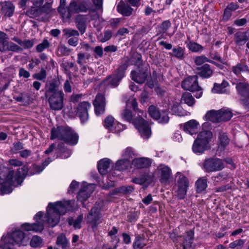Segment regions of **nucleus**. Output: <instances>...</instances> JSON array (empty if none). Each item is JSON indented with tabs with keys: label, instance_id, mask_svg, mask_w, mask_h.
Returning a JSON list of instances; mask_svg holds the SVG:
<instances>
[{
	"label": "nucleus",
	"instance_id": "42",
	"mask_svg": "<svg viewBox=\"0 0 249 249\" xmlns=\"http://www.w3.org/2000/svg\"><path fill=\"white\" fill-rule=\"evenodd\" d=\"M218 111L213 110L209 111L206 114L204 118L206 120L213 123L219 122Z\"/></svg>",
	"mask_w": 249,
	"mask_h": 249
},
{
	"label": "nucleus",
	"instance_id": "61",
	"mask_svg": "<svg viewBox=\"0 0 249 249\" xmlns=\"http://www.w3.org/2000/svg\"><path fill=\"white\" fill-rule=\"evenodd\" d=\"M114 122V119L111 116H108L106 118L104 121V126L108 129H110L113 125Z\"/></svg>",
	"mask_w": 249,
	"mask_h": 249
},
{
	"label": "nucleus",
	"instance_id": "29",
	"mask_svg": "<svg viewBox=\"0 0 249 249\" xmlns=\"http://www.w3.org/2000/svg\"><path fill=\"white\" fill-rule=\"evenodd\" d=\"M58 150V155L57 157L62 159H67L71 155V151L65 147V144L63 142L59 143L57 147Z\"/></svg>",
	"mask_w": 249,
	"mask_h": 249
},
{
	"label": "nucleus",
	"instance_id": "1",
	"mask_svg": "<svg viewBox=\"0 0 249 249\" xmlns=\"http://www.w3.org/2000/svg\"><path fill=\"white\" fill-rule=\"evenodd\" d=\"M71 201H59L54 203H49L46 208V221L49 226L54 227L59 222L60 215L72 209Z\"/></svg>",
	"mask_w": 249,
	"mask_h": 249
},
{
	"label": "nucleus",
	"instance_id": "43",
	"mask_svg": "<svg viewBox=\"0 0 249 249\" xmlns=\"http://www.w3.org/2000/svg\"><path fill=\"white\" fill-rule=\"evenodd\" d=\"M181 100L190 107H192L195 104L196 102L192 94L188 92H185L183 93Z\"/></svg>",
	"mask_w": 249,
	"mask_h": 249
},
{
	"label": "nucleus",
	"instance_id": "6",
	"mask_svg": "<svg viewBox=\"0 0 249 249\" xmlns=\"http://www.w3.org/2000/svg\"><path fill=\"white\" fill-rule=\"evenodd\" d=\"M198 76H190L185 78L182 82L181 87L186 90L196 92L195 96L196 98L201 97L202 95V89L199 86Z\"/></svg>",
	"mask_w": 249,
	"mask_h": 249
},
{
	"label": "nucleus",
	"instance_id": "60",
	"mask_svg": "<svg viewBox=\"0 0 249 249\" xmlns=\"http://www.w3.org/2000/svg\"><path fill=\"white\" fill-rule=\"evenodd\" d=\"M189 49L193 52L202 51L203 47L196 42L190 43L188 45Z\"/></svg>",
	"mask_w": 249,
	"mask_h": 249
},
{
	"label": "nucleus",
	"instance_id": "4",
	"mask_svg": "<svg viewBox=\"0 0 249 249\" xmlns=\"http://www.w3.org/2000/svg\"><path fill=\"white\" fill-rule=\"evenodd\" d=\"M129 62L128 57H124L121 60L120 66L115 73L108 76L104 81L107 87L115 88L117 87L120 81L125 76V72L127 70Z\"/></svg>",
	"mask_w": 249,
	"mask_h": 249
},
{
	"label": "nucleus",
	"instance_id": "64",
	"mask_svg": "<svg viewBox=\"0 0 249 249\" xmlns=\"http://www.w3.org/2000/svg\"><path fill=\"white\" fill-rule=\"evenodd\" d=\"M23 144L19 142H17L13 143L11 151L13 153H16L23 149Z\"/></svg>",
	"mask_w": 249,
	"mask_h": 249
},
{
	"label": "nucleus",
	"instance_id": "26",
	"mask_svg": "<svg viewBox=\"0 0 249 249\" xmlns=\"http://www.w3.org/2000/svg\"><path fill=\"white\" fill-rule=\"evenodd\" d=\"M16 245L11 237L7 234L2 237L0 242V249H15Z\"/></svg>",
	"mask_w": 249,
	"mask_h": 249
},
{
	"label": "nucleus",
	"instance_id": "28",
	"mask_svg": "<svg viewBox=\"0 0 249 249\" xmlns=\"http://www.w3.org/2000/svg\"><path fill=\"white\" fill-rule=\"evenodd\" d=\"M198 123L195 120H191L184 124L183 130L189 134L192 135L196 133L197 129Z\"/></svg>",
	"mask_w": 249,
	"mask_h": 249
},
{
	"label": "nucleus",
	"instance_id": "56",
	"mask_svg": "<svg viewBox=\"0 0 249 249\" xmlns=\"http://www.w3.org/2000/svg\"><path fill=\"white\" fill-rule=\"evenodd\" d=\"M42 246L43 240L40 237L37 235L32 236V247H41Z\"/></svg>",
	"mask_w": 249,
	"mask_h": 249
},
{
	"label": "nucleus",
	"instance_id": "45",
	"mask_svg": "<svg viewBox=\"0 0 249 249\" xmlns=\"http://www.w3.org/2000/svg\"><path fill=\"white\" fill-rule=\"evenodd\" d=\"M144 241V239L143 237L139 234L137 235L133 244L134 249H142L146 245Z\"/></svg>",
	"mask_w": 249,
	"mask_h": 249
},
{
	"label": "nucleus",
	"instance_id": "52",
	"mask_svg": "<svg viewBox=\"0 0 249 249\" xmlns=\"http://www.w3.org/2000/svg\"><path fill=\"white\" fill-rule=\"evenodd\" d=\"M132 61L134 62V64L138 67L144 66L142 55L139 53H134L132 56Z\"/></svg>",
	"mask_w": 249,
	"mask_h": 249
},
{
	"label": "nucleus",
	"instance_id": "58",
	"mask_svg": "<svg viewBox=\"0 0 249 249\" xmlns=\"http://www.w3.org/2000/svg\"><path fill=\"white\" fill-rule=\"evenodd\" d=\"M143 184L149 185L153 180L154 176L149 173H144L142 176Z\"/></svg>",
	"mask_w": 249,
	"mask_h": 249
},
{
	"label": "nucleus",
	"instance_id": "34",
	"mask_svg": "<svg viewBox=\"0 0 249 249\" xmlns=\"http://www.w3.org/2000/svg\"><path fill=\"white\" fill-rule=\"evenodd\" d=\"M207 179L204 178H199L196 182V191L197 193H201L207 187Z\"/></svg>",
	"mask_w": 249,
	"mask_h": 249
},
{
	"label": "nucleus",
	"instance_id": "21",
	"mask_svg": "<svg viewBox=\"0 0 249 249\" xmlns=\"http://www.w3.org/2000/svg\"><path fill=\"white\" fill-rule=\"evenodd\" d=\"M195 70L196 75L199 76L203 78H209L213 73V71L211 66L208 64H205L200 67H196Z\"/></svg>",
	"mask_w": 249,
	"mask_h": 249
},
{
	"label": "nucleus",
	"instance_id": "17",
	"mask_svg": "<svg viewBox=\"0 0 249 249\" xmlns=\"http://www.w3.org/2000/svg\"><path fill=\"white\" fill-rule=\"evenodd\" d=\"M94 186L93 184H89L82 187L77 196L78 201L82 203V206L86 207L84 201L89 197L91 194L93 192Z\"/></svg>",
	"mask_w": 249,
	"mask_h": 249
},
{
	"label": "nucleus",
	"instance_id": "30",
	"mask_svg": "<svg viewBox=\"0 0 249 249\" xmlns=\"http://www.w3.org/2000/svg\"><path fill=\"white\" fill-rule=\"evenodd\" d=\"M234 40L237 44L243 45L249 41V32H236L234 35Z\"/></svg>",
	"mask_w": 249,
	"mask_h": 249
},
{
	"label": "nucleus",
	"instance_id": "38",
	"mask_svg": "<svg viewBox=\"0 0 249 249\" xmlns=\"http://www.w3.org/2000/svg\"><path fill=\"white\" fill-rule=\"evenodd\" d=\"M130 165V163L129 160L123 159L117 161L115 169L118 171H123L127 169Z\"/></svg>",
	"mask_w": 249,
	"mask_h": 249
},
{
	"label": "nucleus",
	"instance_id": "48",
	"mask_svg": "<svg viewBox=\"0 0 249 249\" xmlns=\"http://www.w3.org/2000/svg\"><path fill=\"white\" fill-rule=\"evenodd\" d=\"M206 62H212V60L209 59L204 55L196 56L194 58V63L197 67H200Z\"/></svg>",
	"mask_w": 249,
	"mask_h": 249
},
{
	"label": "nucleus",
	"instance_id": "57",
	"mask_svg": "<svg viewBox=\"0 0 249 249\" xmlns=\"http://www.w3.org/2000/svg\"><path fill=\"white\" fill-rule=\"evenodd\" d=\"M120 188L121 190V194L124 195L130 194L134 190V188L132 185L122 186L120 187Z\"/></svg>",
	"mask_w": 249,
	"mask_h": 249
},
{
	"label": "nucleus",
	"instance_id": "32",
	"mask_svg": "<svg viewBox=\"0 0 249 249\" xmlns=\"http://www.w3.org/2000/svg\"><path fill=\"white\" fill-rule=\"evenodd\" d=\"M177 178V182L178 187L188 188L189 186V180L188 178L180 172H178L176 176Z\"/></svg>",
	"mask_w": 249,
	"mask_h": 249
},
{
	"label": "nucleus",
	"instance_id": "40",
	"mask_svg": "<svg viewBox=\"0 0 249 249\" xmlns=\"http://www.w3.org/2000/svg\"><path fill=\"white\" fill-rule=\"evenodd\" d=\"M117 9L119 13H121L124 16H130L133 11L132 8L128 4H123L121 5H118L117 6Z\"/></svg>",
	"mask_w": 249,
	"mask_h": 249
},
{
	"label": "nucleus",
	"instance_id": "54",
	"mask_svg": "<svg viewBox=\"0 0 249 249\" xmlns=\"http://www.w3.org/2000/svg\"><path fill=\"white\" fill-rule=\"evenodd\" d=\"M122 117L123 119L129 123H132V121L134 120V119H133V114L132 111L127 108H126L122 113Z\"/></svg>",
	"mask_w": 249,
	"mask_h": 249
},
{
	"label": "nucleus",
	"instance_id": "8",
	"mask_svg": "<svg viewBox=\"0 0 249 249\" xmlns=\"http://www.w3.org/2000/svg\"><path fill=\"white\" fill-rule=\"evenodd\" d=\"M202 167L206 172L210 173L221 171L225 168V163L221 159L210 158L205 160Z\"/></svg>",
	"mask_w": 249,
	"mask_h": 249
},
{
	"label": "nucleus",
	"instance_id": "53",
	"mask_svg": "<svg viewBox=\"0 0 249 249\" xmlns=\"http://www.w3.org/2000/svg\"><path fill=\"white\" fill-rule=\"evenodd\" d=\"M83 214L79 215L76 219H69V224L70 225H73L75 229H80L81 228V223L83 220Z\"/></svg>",
	"mask_w": 249,
	"mask_h": 249
},
{
	"label": "nucleus",
	"instance_id": "25",
	"mask_svg": "<svg viewBox=\"0 0 249 249\" xmlns=\"http://www.w3.org/2000/svg\"><path fill=\"white\" fill-rule=\"evenodd\" d=\"M15 6L10 1H5L2 4L0 13L5 17H11L14 13Z\"/></svg>",
	"mask_w": 249,
	"mask_h": 249
},
{
	"label": "nucleus",
	"instance_id": "14",
	"mask_svg": "<svg viewBox=\"0 0 249 249\" xmlns=\"http://www.w3.org/2000/svg\"><path fill=\"white\" fill-rule=\"evenodd\" d=\"M90 108V104L87 101L81 102L77 105L76 114L80 118L82 123L88 120L89 110Z\"/></svg>",
	"mask_w": 249,
	"mask_h": 249
},
{
	"label": "nucleus",
	"instance_id": "10",
	"mask_svg": "<svg viewBox=\"0 0 249 249\" xmlns=\"http://www.w3.org/2000/svg\"><path fill=\"white\" fill-rule=\"evenodd\" d=\"M50 108L53 110H60L64 107V94L63 91H57L50 95L46 96Z\"/></svg>",
	"mask_w": 249,
	"mask_h": 249
},
{
	"label": "nucleus",
	"instance_id": "3",
	"mask_svg": "<svg viewBox=\"0 0 249 249\" xmlns=\"http://www.w3.org/2000/svg\"><path fill=\"white\" fill-rule=\"evenodd\" d=\"M13 170L5 172L0 169V194L4 195L9 194L12 191V186L20 185L22 179L20 176L17 174L14 177Z\"/></svg>",
	"mask_w": 249,
	"mask_h": 249
},
{
	"label": "nucleus",
	"instance_id": "13",
	"mask_svg": "<svg viewBox=\"0 0 249 249\" xmlns=\"http://www.w3.org/2000/svg\"><path fill=\"white\" fill-rule=\"evenodd\" d=\"M100 212L99 203L96 202L87 215V223L92 224L93 228L96 227L103 220Z\"/></svg>",
	"mask_w": 249,
	"mask_h": 249
},
{
	"label": "nucleus",
	"instance_id": "5",
	"mask_svg": "<svg viewBox=\"0 0 249 249\" xmlns=\"http://www.w3.org/2000/svg\"><path fill=\"white\" fill-rule=\"evenodd\" d=\"M213 136L211 131H201L194 141L192 149L195 153H202L210 148V142Z\"/></svg>",
	"mask_w": 249,
	"mask_h": 249
},
{
	"label": "nucleus",
	"instance_id": "55",
	"mask_svg": "<svg viewBox=\"0 0 249 249\" xmlns=\"http://www.w3.org/2000/svg\"><path fill=\"white\" fill-rule=\"evenodd\" d=\"M50 46V42L47 39H44L43 41L36 47V50L37 52L41 53L45 49L49 48Z\"/></svg>",
	"mask_w": 249,
	"mask_h": 249
},
{
	"label": "nucleus",
	"instance_id": "39",
	"mask_svg": "<svg viewBox=\"0 0 249 249\" xmlns=\"http://www.w3.org/2000/svg\"><path fill=\"white\" fill-rule=\"evenodd\" d=\"M229 86L227 81L223 80L221 84L214 83L212 91L215 93H222L225 91V88Z\"/></svg>",
	"mask_w": 249,
	"mask_h": 249
},
{
	"label": "nucleus",
	"instance_id": "22",
	"mask_svg": "<svg viewBox=\"0 0 249 249\" xmlns=\"http://www.w3.org/2000/svg\"><path fill=\"white\" fill-rule=\"evenodd\" d=\"M43 213L42 212H38L34 216L35 222L32 223V231L41 232L44 228V221L42 219Z\"/></svg>",
	"mask_w": 249,
	"mask_h": 249
},
{
	"label": "nucleus",
	"instance_id": "19",
	"mask_svg": "<svg viewBox=\"0 0 249 249\" xmlns=\"http://www.w3.org/2000/svg\"><path fill=\"white\" fill-rule=\"evenodd\" d=\"M8 234L17 245L25 246L28 243V238L25 237V233L21 231H16Z\"/></svg>",
	"mask_w": 249,
	"mask_h": 249
},
{
	"label": "nucleus",
	"instance_id": "27",
	"mask_svg": "<svg viewBox=\"0 0 249 249\" xmlns=\"http://www.w3.org/2000/svg\"><path fill=\"white\" fill-rule=\"evenodd\" d=\"M87 15H78L75 18V24L79 31H85L88 21Z\"/></svg>",
	"mask_w": 249,
	"mask_h": 249
},
{
	"label": "nucleus",
	"instance_id": "37",
	"mask_svg": "<svg viewBox=\"0 0 249 249\" xmlns=\"http://www.w3.org/2000/svg\"><path fill=\"white\" fill-rule=\"evenodd\" d=\"M79 32H65L64 36L67 37H70L68 41V44L72 46H76L78 44V38L77 36H79Z\"/></svg>",
	"mask_w": 249,
	"mask_h": 249
},
{
	"label": "nucleus",
	"instance_id": "9",
	"mask_svg": "<svg viewBox=\"0 0 249 249\" xmlns=\"http://www.w3.org/2000/svg\"><path fill=\"white\" fill-rule=\"evenodd\" d=\"M236 89L241 97V104L247 111H249V83L245 81L238 82Z\"/></svg>",
	"mask_w": 249,
	"mask_h": 249
},
{
	"label": "nucleus",
	"instance_id": "63",
	"mask_svg": "<svg viewBox=\"0 0 249 249\" xmlns=\"http://www.w3.org/2000/svg\"><path fill=\"white\" fill-rule=\"evenodd\" d=\"M177 196L178 199H183L185 198L188 188L178 187Z\"/></svg>",
	"mask_w": 249,
	"mask_h": 249
},
{
	"label": "nucleus",
	"instance_id": "31",
	"mask_svg": "<svg viewBox=\"0 0 249 249\" xmlns=\"http://www.w3.org/2000/svg\"><path fill=\"white\" fill-rule=\"evenodd\" d=\"M110 160L107 159H103L100 160L98 164V169L101 175L107 174L110 166Z\"/></svg>",
	"mask_w": 249,
	"mask_h": 249
},
{
	"label": "nucleus",
	"instance_id": "50",
	"mask_svg": "<svg viewBox=\"0 0 249 249\" xmlns=\"http://www.w3.org/2000/svg\"><path fill=\"white\" fill-rule=\"evenodd\" d=\"M49 161H45L42 165H34L32 167V174L39 173L43 170L45 167L49 163L51 160L48 158Z\"/></svg>",
	"mask_w": 249,
	"mask_h": 249
},
{
	"label": "nucleus",
	"instance_id": "47",
	"mask_svg": "<svg viewBox=\"0 0 249 249\" xmlns=\"http://www.w3.org/2000/svg\"><path fill=\"white\" fill-rule=\"evenodd\" d=\"M161 179L163 181L168 180L171 174V169L167 167H164L160 169Z\"/></svg>",
	"mask_w": 249,
	"mask_h": 249
},
{
	"label": "nucleus",
	"instance_id": "16",
	"mask_svg": "<svg viewBox=\"0 0 249 249\" xmlns=\"http://www.w3.org/2000/svg\"><path fill=\"white\" fill-rule=\"evenodd\" d=\"M87 8L82 2L77 3V0H72L69 6L67 7L66 16L68 19L71 17V14L79 13L80 12H86Z\"/></svg>",
	"mask_w": 249,
	"mask_h": 249
},
{
	"label": "nucleus",
	"instance_id": "33",
	"mask_svg": "<svg viewBox=\"0 0 249 249\" xmlns=\"http://www.w3.org/2000/svg\"><path fill=\"white\" fill-rule=\"evenodd\" d=\"M56 244L62 249H67L69 248L68 240L64 233H61L57 237Z\"/></svg>",
	"mask_w": 249,
	"mask_h": 249
},
{
	"label": "nucleus",
	"instance_id": "24",
	"mask_svg": "<svg viewBox=\"0 0 249 249\" xmlns=\"http://www.w3.org/2000/svg\"><path fill=\"white\" fill-rule=\"evenodd\" d=\"M152 160L148 158H140L133 160L134 166L137 169L147 168L151 166Z\"/></svg>",
	"mask_w": 249,
	"mask_h": 249
},
{
	"label": "nucleus",
	"instance_id": "15",
	"mask_svg": "<svg viewBox=\"0 0 249 249\" xmlns=\"http://www.w3.org/2000/svg\"><path fill=\"white\" fill-rule=\"evenodd\" d=\"M138 71H132L131 72L132 80L136 83L142 84L145 81L148 75V69L146 67L142 66L138 67Z\"/></svg>",
	"mask_w": 249,
	"mask_h": 249
},
{
	"label": "nucleus",
	"instance_id": "59",
	"mask_svg": "<svg viewBox=\"0 0 249 249\" xmlns=\"http://www.w3.org/2000/svg\"><path fill=\"white\" fill-rule=\"evenodd\" d=\"M57 11L63 17L67 13V7H66V0H60V5L57 8Z\"/></svg>",
	"mask_w": 249,
	"mask_h": 249
},
{
	"label": "nucleus",
	"instance_id": "44",
	"mask_svg": "<svg viewBox=\"0 0 249 249\" xmlns=\"http://www.w3.org/2000/svg\"><path fill=\"white\" fill-rule=\"evenodd\" d=\"M218 140L219 144L223 147H226L229 144L230 142V139L227 133L220 131L219 132L218 135Z\"/></svg>",
	"mask_w": 249,
	"mask_h": 249
},
{
	"label": "nucleus",
	"instance_id": "11",
	"mask_svg": "<svg viewBox=\"0 0 249 249\" xmlns=\"http://www.w3.org/2000/svg\"><path fill=\"white\" fill-rule=\"evenodd\" d=\"M148 112L151 117L159 123L164 124L169 122V111L167 109L160 110L155 106L152 105L148 107Z\"/></svg>",
	"mask_w": 249,
	"mask_h": 249
},
{
	"label": "nucleus",
	"instance_id": "12",
	"mask_svg": "<svg viewBox=\"0 0 249 249\" xmlns=\"http://www.w3.org/2000/svg\"><path fill=\"white\" fill-rule=\"evenodd\" d=\"M44 0H32V3L35 7L32 6V18L42 16V15H48L52 12L51 4L46 2L42 6Z\"/></svg>",
	"mask_w": 249,
	"mask_h": 249
},
{
	"label": "nucleus",
	"instance_id": "41",
	"mask_svg": "<svg viewBox=\"0 0 249 249\" xmlns=\"http://www.w3.org/2000/svg\"><path fill=\"white\" fill-rule=\"evenodd\" d=\"M72 49L69 48L64 45H59L56 50V54L59 57L68 56L71 53Z\"/></svg>",
	"mask_w": 249,
	"mask_h": 249
},
{
	"label": "nucleus",
	"instance_id": "35",
	"mask_svg": "<svg viewBox=\"0 0 249 249\" xmlns=\"http://www.w3.org/2000/svg\"><path fill=\"white\" fill-rule=\"evenodd\" d=\"M233 72L238 75L243 71H248L249 73V69L248 66L245 63L241 62L237 63L235 66H233L231 68Z\"/></svg>",
	"mask_w": 249,
	"mask_h": 249
},
{
	"label": "nucleus",
	"instance_id": "7",
	"mask_svg": "<svg viewBox=\"0 0 249 249\" xmlns=\"http://www.w3.org/2000/svg\"><path fill=\"white\" fill-rule=\"evenodd\" d=\"M132 124L138 130L142 137L144 139H148L150 138L151 135V130L147 121L145 120L139 115L134 119Z\"/></svg>",
	"mask_w": 249,
	"mask_h": 249
},
{
	"label": "nucleus",
	"instance_id": "36",
	"mask_svg": "<svg viewBox=\"0 0 249 249\" xmlns=\"http://www.w3.org/2000/svg\"><path fill=\"white\" fill-rule=\"evenodd\" d=\"M218 112L219 122L222 121H228L230 120L232 116V113L228 109H221L218 110Z\"/></svg>",
	"mask_w": 249,
	"mask_h": 249
},
{
	"label": "nucleus",
	"instance_id": "20",
	"mask_svg": "<svg viewBox=\"0 0 249 249\" xmlns=\"http://www.w3.org/2000/svg\"><path fill=\"white\" fill-rule=\"evenodd\" d=\"M186 235L178 237L179 241L181 242V245L183 249H190L193 242L194 232L192 230L187 231Z\"/></svg>",
	"mask_w": 249,
	"mask_h": 249
},
{
	"label": "nucleus",
	"instance_id": "2",
	"mask_svg": "<svg viewBox=\"0 0 249 249\" xmlns=\"http://www.w3.org/2000/svg\"><path fill=\"white\" fill-rule=\"evenodd\" d=\"M50 139H57L73 146L78 142L79 137L70 127L61 125L52 129Z\"/></svg>",
	"mask_w": 249,
	"mask_h": 249
},
{
	"label": "nucleus",
	"instance_id": "18",
	"mask_svg": "<svg viewBox=\"0 0 249 249\" xmlns=\"http://www.w3.org/2000/svg\"><path fill=\"white\" fill-rule=\"evenodd\" d=\"M95 112L99 115L103 113L105 110V98L102 94H98L93 102Z\"/></svg>",
	"mask_w": 249,
	"mask_h": 249
},
{
	"label": "nucleus",
	"instance_id": "46",
	"mask_svg": "<svg viewBox=\"0 0 249 249\" xmlns=\"http://www.w3.org/2000/svg\"><path fill=\"white\" fill-rule=\"evenodd\" d=\"M8 38L4 32H0V51H5L8 49Z\"/></svg>",
	"mask_w": 249,
	"mask_h": 249
},
{
	"label": "nucleus",
	"instance_id": "23",
	"mask_svg": "<svg viewBox=\"0 0 249 249\" xmlns=\"http://www.w3.org/2000/svg\"><path fill=\"white\" fill-rule=\"evenodd\" d=\"M60 84V81L55 79H53L47 82L46 84V90L45 96L50 95L57 91H62L61 90H59L58 89Z\"/></svg>",
	"mask_w": 249,
	"mask_h": 249
},
{
	"label": "nucleus",
	"instance_id": "62",
	"mask_svg": "<svg viewBox=\"0 0 249 249\" xmlns=\"http://www.w3.org/2000/svg\"><path fill=\"white\" fill-rule=\"evenodd\" d=\"M134 156V153L132 147H127L123 152L122 156L124 159L129 160L130 158H132Z\"/></svg>",
	"mask_w": 249,
	"mask_h": 249
},
{
	"label": "nucleus",
	"instance_id": "49",
	"mask_svg": "<svg viewBox=\"0 0 249 249\" xmlns=\"http://www.w3.org/2000/svg\"><path fill=\"white\" fill-rule=\"evenodd\" d=\"M98 40L102 42L108 40L112 36L111 32H96Z\"/></svg>",
	"mask_w": 249,
	"mask_h": 249
},
{
	"label": "nucleus",
	"instance_id": "51",
	"mask_svg": "<svg viewBox=\"0 0 249 249\" xmlns=\"http://www.w3.org/2000/svg\"><path fill=\"white\" fill-rule=\"evenodd\" d=\"M172 55L178 59H181L184 57V49L181 47L174 48L172 50Z\"/></svg>",
	"mask_w": 249,
	"mask_h": 249
}]
</instances>
